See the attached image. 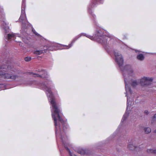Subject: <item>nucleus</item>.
Masks as SVG:
<instances>
[{
  "mask_svg": "<svg viewBox=\"0 0 156 156\" xmlns=\"http://www.w3.org/2000/svg\"><path fill=\"white\" fill-rule=\"evenodd\" d=\"M26 85H32L37 84V87L45 91L46 93L48 98V99L50 102L52 109H51L52 117L53 118L55 128V134L56 139L60 137L61 141L64 145L66 150L68 151L70 156H76L72 153L68 148L66 147L65 143L67 141L68 138L64 133L65 129L68 127L66 121H64L62 118L61 111L57 106L55 101V98L51 92V89L48 87L51 86L52 81L47 80L44 83H38L35 81H30Z\"/></svg>",
  "mask_w": 156,
  "mask_h": 156,
  "instance_id": "f257e3e1",
  "label": "nucleus"
},
{
  "mask_svg": "<svg viewBox=\"0 0 156 156\" xmlns=\"http://www.w3.org/2000/svg\"><path fill=\"white\" fill-rule=\"evenodd\" d=\"M114 53L115 56V61L119 65L124 77L126 90V96L127 97V98L126 107V110H127L128 108V107H130L131 104V102H130L127 96V93H129L131 94V90L128 86L129 82L127 80V79L126 78V75L127 74L128 77H130V76H133V73L132 70L128 69L130 67L129 66L127 65L124 67L122 66L123 63V60L121 54L117 51H114Z\"/></svg>",
  "mask_w": 156,
  "mask_h": 156,
  "instance_id": "f03ea898",
  "label": "nucleus"
},
{
  "mask_svg": "<svg viewBox=\"0 0 156 156\" xmlns=\"http://www.w3.org/2000/svg\"><path fill=\"white\" fill-rule=\"evenodd\" d=\"M94 38L96 39L98 42L101 43L108 53L111 54V51L108 50L109 48L108 45L109 43H107L108 40H111L110 37L106 35H103V33L101 31H99L95 34Z\"/></svg>",
  "mask_w": 156,
  "mask_h": 156,
  "instance_id": "7ed1b4c3",
  "label": "nucleus"
},
{
  "mask_svg": "<svg viewBox=\"0 0 156 156\" xmlns=\"http://www.w3.org/2000/svg\"><path fill=\"white\" fill-rule=\"evenodd\" d=\"M153 80V79L149 77H144L140 80H132L131 83V85L133 87H135L139 84L142 86H144L145 87H148L152 86L151 83Z\"/></svg>",
  "mask_w": 156,
  "mask_h": 156,
  "instance_id": "20e7f679",
  "label": "nucleus"
},
{
  "mask_svg": "<svg viewBox=\"0 0 156 156\" xmlns=\"http://www.w3.org/2000/svg\"><path fill=\"white\" fill-rule=\"evenodd\" d=\"M25 0H23L21 7V14L19 19V21L22 22V30L23 29L26 28L28 27L29 24L28 22H26L27 18L25 12Z\"/></svg>",
  "mask_w": 156,
  "mask_h": 156,
  "instance_id": "39448f33",
  "label": "nucleus"
},
{
  "mask_svg": "<svg viewBox=\"0 0 156 156\" xmlns=\"http://www.w3.org/2000/svg\"><path fill=\"white\" fill-rule=\"evenodd\" d=\"M3 8L0 6V21L1 23V28L4 29L7 32V31L9 29L8 24L5 22V15L4 13Z\"/></svg>",
  "mask_w": 156,
  "mask_h": 156,
  "instance_id": "423d86ee",
  "label": "nucleus"
},
{
  "mask_svg": "<svg viewBox=\"0 0 156 156\" xmlns=\"http://www.w3.org/2000/svg\"><path fill=\"white\" fill-rule=\"evenodd\" d=\"M43 50H36L34 51V53L36 55H41L43 52V51L44 52H46V51L48 50L49 51H53L54 50H56V46L54 44H51L50 45H49L46 46V48L45 46L44 47Z\"/></svg>",
  "mask_w": 156,
  "mask_h": 156,
  "instance_id": "0eeeda50",
  "label": "nucleus"
},
{
  "mask_svg": "<svg viewBox=\"0 0 156 156\" xmlns=\"http://www.w3.org/2000/svg\"><path fill=\"white\" fill-rule=\"evenodd\" d=\"M39 74L35 73H30V75L35 77H40L42 78H48V75L45 70H41L39 71Z\"/></svg>",
  "mask_w": 156,
  "mask_h": 156,
  "instance_id": "6e6552de",
  "label": "nucleus"
},
{
  "mask_svg": "<svg viewBox=\"0 0 156 156\" xmlns=\"http://www.w3.org/2000/svg\"><path fill=\"white\" fill-rule=\"evenodd\" d=\"M0 76L5 78L13 80H15L19 77V76L16 75L9 73H4L1 71L0 72Z\"/></svg>",
  "mask_w": 156,
  "mask_h": 156,
  "instance_id": "1a4fd4ad",
  "label": "nucleus"
},
{
  "mask_svg": "<svg viewBox=\"0 0 156 156\" xmlns=\"http://www.w3.org/2000/svg\"><path fill=\"white\" fill-rule=\"evenodd\" d=\"M81 35H78L77 37H76L72 41L71 43L69 44L68 46L65 45V46L66 47L65 48L66 49L69 48L70 47H71L73 45V44L75 42V41L77 40V39L80 37L81 36L83 35L85 36L86 37L89 38V39H91V40H93L94 39L93 37L92 36H90L89 35H88L85 33H83L81 34Z\"/></svg>",
  "mask_w": 156,
  "mask_h": 156,
  "instance_id": "9d476101",
  "label": "nucleus"
},
{
  "mask_svg": "<svg viewBox=\"0 0 156 156\" xmlns=\"http://www.w3.org/2000/svg\"><path fill=\"white\" fill-rule=\"evenodd\" d=\"M18 35L19 34H16L13 33L9 34H8L7 38L8 40H9L13 37H15L18 36L19 37H20Z\"/></svg>",
  "mask_w": 156,
  "mask_h": 156,
  "instance_id": "9b49d317",
  "label": "nucleus"
},
{
  "mask_svg": "<svg viewBox=\"0 0 156 156\" xmlns=\"http://www.w3.org/2000/svg\"><path fill=\"white\" fill-rule=\"evenodd\" d=\"M76 150L78 153L81 155H84L86 153V151L82 148H79Z\"/></svg>",
  "mask_w": 156,
  "mask_h": 156,
  "instance_id": "f8f14e48",
  "label": "nucleus"
},
{
  "mask_svg": "<svg viewBox=\"0 0 156 156\" xmlns=\"http://www.w3.org/2000/svg\"><path fill=\"white\" fill-rule=\"evenodd\" d=\"M128 115V114L127 113V111H126L123 115V117L122 119L121 124L126 119L127 116Z\"/></svg>",
  "mask_w": 156,
  "mask_h": 156,
  "instance_id": "ddd939ff",
  "label": "nucleus"
},
{
  "mask_svg": "<svg viewBox=\"0 0 156 156\" xmlns=\"http://www.w3.org/2000/svg\"><path fill=\"white\" fill-rule=\"evenodd\" d=\"M137 59L140 60H142L144 58V56L142 54H140L137 56Z\"/></svg>",
  "mask_w": 156,
  "mask_h": 156,
  "instance_id": "4468645a",
  "label": "nucleus"
},
{
  "mask_svg": "<svg viewBox=\"0 0 156 156\" xmlns=\"http://www.w3.org/2000/svg\"><path fill=\"white\" fill-rule=\"evenodd\" d=\"M128 148L130 150H132L133 149L135 148H136V147L134 146L132 144H129L128 145Z\"/></svg>",
  "mask_w": 156,
  "mask_h": 156,
  "instance_id": "2eb2a0df",
  "label": "nucleus"
},
{
  "mask_svg": "<svg viewBox=\"0 0 156 156\" xmlns=\"http://www.w3.org/2000/svg\"><path fill=\"white\" fill-rule=\"evenodd\" d=\"M144 131L146 133H148L151 132V130L150 128L147 127L144 129Z\"/></svg>",
  "mask_w": 156,
  "mask_h": 156,
  "instance_id": "dca6fc26",
  "label": "nucleus"
},
{
  "mask_svg": "<svg viewBox=\"0 0 156 156\" xmlns=\"http://www.w3.org/2000/svg\"><path fill=\"white\" fill-rule=\"evenodd\" d=\"M147 152L149 153L156 154V150L148 149L147 150Z\"/></svg>",
  "mask_w": 156,
  "mask_h": 156,
  "instance_id": "f3484780",
  "label": "nucleus"
},
{
  "mask_svg": "<svg viewBox=\"0 0 156 156\" xmlns=\"http://www.w3.org/2000/svg\"><path fill=\"white\" fill-rule=\"evenodd\" d=\"M88 10L89 12L91 14L92 17H93L94 18H95L96 17V16L94 14H93L91 9H89Z\"/></svg>",
  "mask_w": 156,
  "mask_h": 156,
  "instance_id": "a211bd4d",
  "label": "nucleus"
},
{
  "mask_svg": "<svg viewBox=\"0 0 156 156\" xmlns=\"http://www.w3.org/2000/svg\"><path fill=\"white\" fill-rule=\"evenodd\" d=\"M31 60V58L30 57H27L25 58V60L26 62H28Z\"/></svg>",
  "mask_w": 156,
  "mask_h": 156,
  "instance_id": "6ab92c4d",
  "label": "nucleus"
},
{
  "mask_svg": "<svg viewBox=\"0 0 156 156\" xmlns=\"http://www.w3.org/2000/svg\"><path fill=\"white\" fill-rule=\"evenodd\" d=\"M7 71L12 70L11 67L10 66L8 65L7 67Z\"/></svg>",
  "mask_w": 156,
  "mask_h": 156,
  "instance_id": "aec40b11",
  "label": "nucleus"
},
{
  "mask_svg": "<svg viewBox=\"0 0 156 156\" xmlns=\"http://www.w3.org/2000/svg\"><path fill=\"white\" fill-rule=\"evenodd\" d=\"M33 32L34 33V34L36 35L37 36H39V34H38L37 33L35 30L34 29H33L32 30Z\"/></svg>",
  "mask_w": 156,
  "mask_h": 156,
  "instance_id": "412c9836",
  "label": "nucleus"
},
{
  "mask_svg": "<svg viewBox=\"0 0 156 156\" xmlns=\"http://www.w3.org/2000/svg\"><path fill=\"white\" fill-rule=\"evenodd\" d=\"M153 120L154 121H156V114L153 117Z\"/></svg>",
  "mask_w": 156,
  "mask_h": 156,
  "instance_id": "4be33fe9",
  "label": "nucleus"
},
{
  "mask_svg": "<svg viewBox=\"0 0 156 156\" xmlns=\"http://www.w3.org/2000/svg\"><path fill=\"white\" fill-rule=\"evenodd\" d=\"M95 4L94 3H92L90 5V6L91 8H93L95 5Z\"/></svg>",
  "mask_w": 156,
  "mask_h": 156,
  "instance_id": "5701e85b",
  "label": "nucleus"
},
{
  "mask_svg": "<svg viewBox=\"0 0 156 156\" xmlns=\"http://www.w3.org/2000/svg\"><path fill=\"white\" fill-rule=\"evenodd\" d=\"M144 113L146 114H148V112L147 110H145L144 111Z\"/></svg>",
  "mask_w": 156,
  "mask_h": 156,
  "instance_id": "b1692460",
  "label": "nucleus"
},
{
  "mask_svg": "<svg viewBox=\"0 0 156 156\" xmlns=\"http://www.w3.org/2000/svg\"><path fill=\"white\" fill-rule=\"evenodd\" d=\"M5 68H6H6H5L4 67H0V69H4Z\"/></svg>",
  "mask_w": 156,
  "mask_h": 156,
  "instance_id": "393cba45",
  "label": "nucleus"
},
{
  "mask_svg": "<svg viewBox=\"0 0 156 156\" xmlns=\"http://www.w3.org/2000/svg\"><path fill=\"white\" fill-rule=\"evenodd\" d=\"M24 40H25V39H24V38H22V40H23V42H26Z\"/></svg>",
  "mask_w": 156,
  "mask_h": 156,
  "instance_id": "a878e982",
  "label": "nucleus"
},
{
  "mask_svg": "<svg viewBox=\"0 0 156 156\" xmlns=\"http://www.w3.org/2000/svg\"><path fill=\"white\" fill-rule=\"evenodd\" d=\"M154 132L156 133V129L154 131Z\"/></svg>",
  "mask_w": 156,
  "mask_h": 156,
  "instance_id": "bb28decb",
  "label": "nucleus"
}]
</instances>
